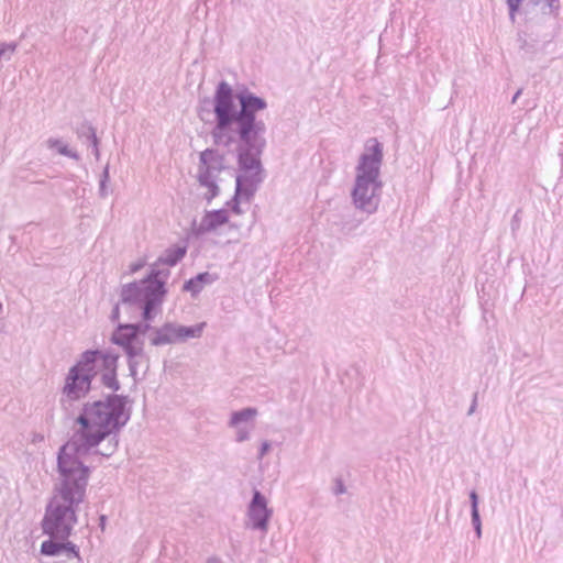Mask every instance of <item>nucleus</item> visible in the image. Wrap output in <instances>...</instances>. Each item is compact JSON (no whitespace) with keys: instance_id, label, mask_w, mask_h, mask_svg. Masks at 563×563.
Wrapping results in <instances>:
<instances>
[{"instance_id":"nucleus-1","label":"nucleus","mask_w":563,"mask_h":563,"mask_svg":"<svg viewBox=\"0 0 563 563\" xmlns=\"http://www.w3.org/2000/svg\"><path fill=\"white\" fill-rule=\"evenodd\" d=\"M267 109L265 98L246 86L236 91L221 80L212 98L213 126L210 130L217 147H235L238 168L234 191L250 202L265 179L262 155L266 148L267 126L258 113Z\"/></svg>"},{"instance_id":"nucleus-2","label":"nucleus","mask_w":563,"mask_h":563,"mask_svg":"<svg viewBox=\"0 0 563 563\" xmlns=\"http://www.w3.org/2000/svg\"><path fill=\"white\" fill-rule=\"evenodd\" d=\"M58 482L54 486L41 527L49 538L41 544L45 556H65L74 563H82L77 544L69 541L78 522L77 510L85 500L90 468L82 462L57 459Z\"/></svg>"},{"instance_id":"nucleus-3","label":"nucleus","mask_w":563,"mask_h":563,"mask_svg":"<svg viewBox=\"0 0 563 563\" xmlns=\"http://www.w3.org/2000/svg\"><path fill=\"white\" fill-rule=\"evenodd\" d=\"M129 396L117 393L109 394L104 399L87 401L75 422L79 429L73 438L60 446L57 459L82 462L87 455L103 441L108 440L103 450H95V454L103 457L112 456L119 446V433L131 419V408L128 407Z\"/></svg>"},{"instance_id":"nucleus-4","label":"nucleus","mask_w":563,"mask_h":563,"mask_svg":"<svg viewBox=\"0 0 563 563\" xmlns=\"http://www.w3.org/2000/svg\"><path fill=\"white\" fill-rule=\"evenodd\" d=\"M365 148L367 152L361 154L355 167L356 174L351 198L357 210L373 214L378 210L380 203L383 145L373 137L366 142Z\"/></svg>"},{"instance_id":"nucleus-5","label":"nucleus","mask_w":563,"mask_h":563,"mask_svg":"<svg viewBox=\"0 0 563 563\" xmlns=\"http://www.w3.org/2000/svg\"><path fill=\"white\" fill-rule=\"evenodd\" d=\"M365 148L367 152L361 154L355 167L356 174L351 198L357 210L373 214L378 210L380 203L383 145L373 137L366 142Z\"/></svg>"},{"instance_id":"nucleus-6","label":"nucleus","mask_w":563,"mask_h":563,"mask_svg":"<svg viewBox=\"0 0 563 563\" xmlns=\"http://www.w3.org/2000/svg\"><path fill=\"white\" fill-rule=\"evenodd\" d=\"M161 265L163 264L156 260L144 278L122 285L121 301H146L148 314L154 307L163 306L167 295L166 279L169 271L161 269Z\"/></svg>"},{"instance_id":"nucleus-7","label":"nucleus","mask_w":563,"mask_h":563,"mask_svg":"<svg viewBox=\"0 0 563 563\" xmlns=\"http://www.w3.org/2000/svg\"><path fill=\"white\" fill-rule=\"evenodd\" d=\"M90 355V353H81L66 374L59 404L67 415H71L78 408V402L86 398L92 388L96 376L89 367L92 362Z\"/></svg>"},{"instance_id":"nucleus-8","label":"nucleus","mask_w":563,"mask_h":563,"mask_svg":"<svg viewBox=\"0 0 563 563\" xmlns=\"http://www.w3.org/2000/svg\"><path fill=\"white\" fill-rule=\"evenodd\" d=\"M225 169V154L219 148L208 147L199 154V165L197 181L200 187L208 191L203 199L210 203L220 194V187L217 183V176Z\"/></svg>"},{"instance_id":"nucleus-9","label":"nucleus","mask_w":563,"mask_h":563,"mask_svg":"<svg viewBox=\"0 0 563 563\" xmlns=\"http://www.w3.org/2000/svg\"><path fill=\"white\" fill-rule=\"evenodd\" d=\"M84 353L92 354L90 355V358L92 362L90 363L89 367L91 368V372L95 376H97V362L101 361L102 365V373L100 377L101 384L111 389L112 391L117 393L120 390L121 385L118 380V361L119 355L110 352V351H101V350H87Z\"/></svg>"},{"instance_id":"nucleus-10","label":"nucleus","mask_w":563,"mask_h":563,"mask_svg":"<svg viewBox=\"0 0 563 563\" xmlns=\"http://www.w3.org/2000/svg\"><path fill=\"white\" fill-rule=\"evenodd\" d=\"M272 516L273 509L268 507L267 498L261 490L254 488L251 501L247 505L246 517L249 521L246 526L252 530L266 533Z\"/></svg>"},{"instance_id":"nucleus-11","label":"nucleus","mask_w":563,"mask_h":563,"mask_svg":"<svg viewBox=\"0 0 563 563\" xmlns=\"http://www.w3.org/2000/svg\"><path fill=\"white\" fill-rule=\"evenodd\" d=\"M121 305L140 309L142 318L141 322L121 324V329L132 330V333H134L136 339H139L141 334H145L148 331L153 333V329H155V327H152L151 323L154 321L156 316L162 312V306L154 307L148 314L146 312V301H121Z\"/></svg>"},{"instance_id":"nucleus-12","label":"nucleus","mask_w":563,"mask_h":563,"mask_svg":"<svg viewBox=\"0 0 563 563\" xmlns=\"http://www.w3.org/2000/svg\"><path fill=\"white\" fill-rule=\"evenodd\" d=\"M229 222V216L225 209H217L206 211L200 223L197 225L196 221L192 222V234L195 236H201L207 232L213 231L217 228Z\"/></svg>"},{"instance_id":"nucleus-13","label":"nucleus","mask_w":563,"mask_h":563,"mask_svg":"<svg viewBox=\"0 0 563 563\" xmlns=\"http://www.w3.org/2000/svg\"><path fill=\"white\" fill-rule=\"evenodd\" d=\"M178 323L165 322L161 327L153 329L150 335V343L152 346H162L167 344L178 343Z\"/></svg>"},{"instance_id":"nucleus-14","label":"nucleus","mask_w":563,"mask_h":563,"mask_svg":"<svg viewBox=\"0 0 563 563\" xmlns=\"http://www.w3.org/2000/svg\"><path fill=\"white\" fill-rule=\"evenodd\" d=\"M218 279L216 274L209 272H202L197 274L195 277L186 280L183 285V291L190 292L191 297H197L205 286L211 285Z\"/></svg>"},{"instance_id":"nucleus-15","label":"nucleus","mask_w":563,"mask_h":563,"mask_svg":"<svg viewBox=\"0 0 563 563\" xmlns=\"http://www.w3.org/2000/svg\"><path fill=\"white\" fill-rule=\"evenodd\" d=\"M206 325H207L206 322H199L194 325L178 324V330H177L178 343L187 342L189 339L201 338Z\"/></svg>"},{"instance_id":"nucleus-16","label":"nucleus","mask_w":563,"mask_h":563,"mask_svg":"<svg viewBox=\"0 0 563 563\" xmlns=\"http://www.w3.org/2000/svg\"><path fill=\"white\" fill-rule=\"evenodd\" d=\"M471 520L477 539L482 538V519L479 515L478 504L479 497L475 489L470 492Z\"/></svg>"},{"instance_id":"nucleus-17","label":"nucleus","mask_w":563,"mask_h":563,"mask_svg":"<svg viewBox=\"0 0 563 563\" xmlns=\"http://www.w3.org/2000/svg\"><path fill=\"white\" fill-rule=\"evenodd\" d=\"M186 253V246H172L166 249L164 254L157 260L163 265L175 266L185 257Z\"/></svg>"},{"instance_id":"nucleus-18","label":"nucleus","mask_w":563,"mask_h":563,"mask_svg":"<svg viewBox=\"0 0 563 563\" xmlns=\"http://www.w3.org/2000/svg\"><path fill=\"white\" fill-rule=\"evenodd\" d=\"M121 324L119 323L111 335V342L119 346H125L130 344H134L137 341L134 333H132V330H123L121 329Z\"/></svg>"},{"instance_id":"nucleus-19","label":"nucleus","mask_w":563,"mask_h":563,"mask_svg":"<svg viewBox=\"0 0 563 563\" xmlns=\"http://www.w3.org/2000/svg\"><path fill=\"white\" fill-rule=\"evenodd\" d=\"M517 41L519 43V49L525 53L530 59H533L539 52L538 40L529 41L525 32H518Z\"/></svg>"},{"instance_id":"nucleus-20","label":"nucleus","mask_w":563,"mask_h":563,"mask_svg":"<svg viewBox=\"0 0 563 563\" xmlns=\"http://www.w3.org/2000/svg\"><path fill=\"white\" fill-rule=\"evenodd\" d=\"M258 411L254 407H246L231 413L229 421L230 427H239L243 422H249L257 416Z\"/></svg>"},{"instance_id":"nucleus-21","label":"nucleus","mask_w":563,"mask_h":563,"mask_svg":"<svg viewBox=\"0 0 563 563\" xmlns=\"http://www.w3.org/2000/svg\"><path fill=\"white\" fill-rule=\"evenodd\" d=\"M46 145L48 148L55 150L58 154L69 157L75 161L80 159V155L77 151L69 148V146L64 143L60 139L51 137L46 141Z\"/></svg>"},{"instance_id":"nucleus-22","label":"nucleus","mask_w":563,"mask_h":563,"mask_svg":"<svg viewBox=\"0 0 563 563\" xmlns=\"http://www.w3.org/2000/svg\"><path fill=\"white\" fill-rule=\"evenodd\" d=\"M76 133L79 139H87L90 145H96V143L99 141L95 126L88 121H84L77 128Z\"/></svg>"},{"instance_id":"nucleus-23","label":"nucleus","mask_w":563,"mask_h":563,"mask_svg":"<svg viewBox=\"0 0 563 563\" xmlns=\"http://www.w3.org/2000/svg\"><path fill=\"white\" fill-rule=\"evenodd\" d=\"M125 355L128 356V361L134 358H143L145 357L143 342H136L134 344L122 346Z\"/></svg>"},{"instance_id":"nucleus-24","label":"nucleus","mask_w":563,"mask_h":563,"mask_svg":"<svg viewBox=\"0 0 563 563\" xmlns=\"http://www.w3.org/2000/svg\"><path fill=\"white\" fill-rule=\"evenodd\" d=\"M110 180L109 165L107 164L100 175L99 196L106 198L109 195L108 183Z\"/></svg>"},{"instance_id":"nucleus-25","label":"nucleus","mask_w":563,"mask_h":563,"mask_svg":"<svg viewBox=\"0 0 563 563\" xmlns=\"http://www.w3.org/2000/svg\"><path fill=\"white\" fill-rule=\"evenodd\" d=\"M241 201H243V197L238 196V194L234 191L233 197L225 205L231 209V211L234 214L240 216L243 213V210L241 209L240 206Z\"/></svg>"},{"instance_id":"nucleus-26","label":"nucleus","mask_w":563,"mask_h":563,"mask_svg":"<svg viewBox=\"0 0 563 563\" xmlns=\"http://www.w3.org/2000/svg\"><path fill=\"white\" fill-rule=\"evenodd\" d=\"M253 424L251 427L246 426H239L236 428V434H235V441L236 442H244L250 439V431L253 429Z\"/></svg>"},{"instance_id":"nucleus-27","label":"nucleus","mask_w":563,"mask_h":563,"mask_svg":"<svg viewBox=\"0 0 563 563\" xmlns=\"http://www.w3.org/2000/svg\"><path fill=\"white\" fill-rule=\"evenodd\" d=\"M509 11V20L515 23L516 22V15L519 11V8L522 3V0H506Z\"/></svg>"},{"instance_id":"nucleus-28","label":"nucleus","mask_w":563,"mask_h":563,"mask_svg":"<svg viewBox=\"0 0 563 563\" xmlns=\"http://www.w3.org/2000/svg\"><path fill=\"white\" fill-rule=\"evenodd\" d=\"M534 5L540 3V0H530ZM548 8L550 9V13L554 16H558L560 13L561 4L560 0H545Z\"/></svg>"},{"instance_id":"nucleus-29","label":"nucleus","mask_w":563,"mask_h":563,"mask_svg":"<svg viewBox=\"0 0 563 563\" xmlns=\"http://www.w3.org/2000/svg\"><path fill=\"white\" fill-rule=\"evenodd\" d=\"M344 493H346V487H345L342 478H340V477L335 478L333 494L339 496V495H342Z\"/></svg>"},{"instance_id":"nucleus-30","label":"nucleus","mask_w":563,"mask_h":563,"mask_svg":"<svg viewBox=\"0 0 563 563\" xmlns=\"http://www.w3.org/2000/svg\"><path fill=\"white\" fill-rule=\"evenodd\" d=\"M139 365H140L139 358L128 361L130 376H132L134 379L136 378V375H137Z\"/></svg>"},{"instance_id":"nucleus-31","label":"nucleus","mask_w":563,"mask_h":563,"mask_svg":"<svg viewBox=\"0 0 563 563\" xmlns=\"http://www.w3.org/2000/svg\"><path fill=\"white\" fill-rule=\"evenodd\" d=\"M269 449H271V443L268 441H266V440L263 441L261 446H260V450H258L257 459L262 460L267 454Z\"/></svg>"},{"instance_id":"nucleus-32","label":"nucleus","mask_w":563,"mask_h":563,"mask_svg":"<svg viewBox=\"0 0 563 563\" xmlns=\"http://www.w3.org/2000/svg\"><path fill=\"white\" fill-rule=\"evenodd\" d=\"M120 303H117L114 305V307L112 308V311H111V314H110V319L112 322H115L120 319Z\"/></svg>"},{"instance_id":"nucleus-33","label":"nucleus","mask_w":563,"mask_h":563,"mask_svg":"<svg viewBox=\"0 0 563 563\" xmlns=\"http://www.w3.org/2000/svg\"><path fill=\"white\" fill-rule=\"evenodd\" d=\"M477 398H478V393L475 391L473 394V398H472V402H471V406L468 408V411H467V415L471 416L473 415L475 411H476V408H477Z\"/></svg>"},{"instance_id":"nucleus-34","label":"nucleus","mask_w":563,"mask_h":563,"mask_svg":"<svg viewBox=\"0 0 563 563\" xmlns=\"http://www.w3.org/2000/svg\"><path fill=\"white\" fill-rule=\"evenodd\" d=\"M519 212H520V210H518V211L514 214V217H512V219H511V230H512V231H516V230L519 228V225H520Z\"/></svg>"},{"instance_id":"nucleus-35","label":"nucleus","mask_w":563,"mask_h":563,"mask_svg":"<svg viewBox=\"0 0 563 563\" xmlns=\"http://www.w3.org/2000/svg\"><path fill=\"white\" fill-rule=\"evenodd\" d=\"M145 263L143 261H139L136 263H133L130 265V273L134 274L139 272L141 268H143Z\"/></svg>"},{"instance_id":"nucleus-36","label":"nucleus","mask_w":563,"mask_h":563,"mask_svg":"<svg viewBox=\"0 0 563 563\" xmlns=\"http://www.w3.org/2000/svg\"><path fill=\"white\" fill-rule=\"evenodd\" d=\"M92 146V151H93V154L96 156V158L98 159L99 156H100V152H99V141L96 143V145H91Z\"/></svg>"},{"instance_id":"nucleus-37","label":"nucleus","mask_w":563,"mask_h":563,"mask_svg":"<svg viewBox=\"0 0 563 563\" xmlns=\"http://www.w3.org/2000/svg\"><path fill=\"white\" fill-rule=\"evenodd\" d=\"M106 521H107V516H106V515H101V516L99 517V526H100V528H101L102 530L104 529Z\"/></svg>"},{"instance_id":"nucleus-38","label":"nucleus","mask_w":563,"mask_h":563,"mask_svg":"<svg viewBox=\"0 0 563 563\" xmlns=\"http://www.w3.org/2000/svg\"><path fill=\"white\" fill-rule=\"evenodd\" d=\"M521 93H522V89L521 88L516 91V93L514 95V97L511 99V103L512 104L517 102V100L521 96Z\"/></svg>"},{"instance_id":"nucleus-39","label":"nucleus","mask_w":563,"mask_h":563,"mask_svg":"<svg viewBox=\"0 0 563 563\" xmlns=\"http://www.w3.org/2000/svg\"><path fill=\"white\" fill-rule=\"evenodd\" d=\"M207 563H223L219 558H209Z\"/></svg>"}]
</instances>
